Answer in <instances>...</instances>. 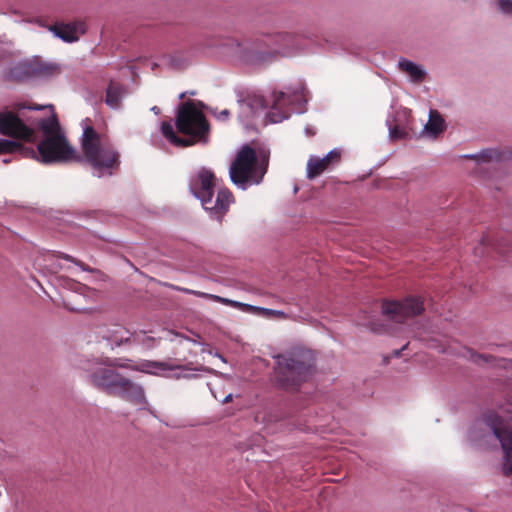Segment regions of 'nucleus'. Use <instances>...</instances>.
<instances>
[{
    "instance_id": "nucleus-1",
    "label": "nucleus",
    "mask_w": 512,
    "mask_h": 512,
    "mask_svg": "<svg viewBox=\"0 0 512 512\" xmlns=\"http://www.w3.org/2000/svg\"><path fill=\"white\" fill-rule=\"evenodd\" d=\"M35 128L41 130L43 138L37 145L39 161L44 164L83 161L69 144L55 112L48 117L29 118L24 113L0 112V134L34 143L38 136Z\"/></svg>"
},
{
    "instance_id": "nucleus-2",
    "label": "nucleus",
    "mask_w": 512,
    "mask_h": 512,
    "mask_svg": "<svg viewBox=\"0 0 512 512\" xmlns=\"http://www.w3.org/2000/svg\"><path fill=\"white\" fill-rule=\"evenodd\" d=\"M130 359L98 357L97 365L88 379L96 389L112 396L120 397L134 405H146L147 399L143 386L121 374L118 369H126Z\"/></svg>"
},
{
    "instance_id": "nucleus-3",
    "label": "nucleus",
    "mask_w": 512,
    "mask_h": 512,
    "mask_svg": "<svg viewBox=\"0 0 512 512\" xmlns=\"http://www.w3.org/2000/svg\"><path fill=\"white\" fill-rule=\"evenodd\" d=\"M272 383L287 393H298L315 374V359L310 350L297 348L273 356Z\"/></svg>"
},
{
    "instance_id": "nucleus-4",
    "label": "nucleus",
    "mask_w": 512,
    "mask_h": 512,
    "mask_svg": "<svg viewBox=\"0 0 512 512\" xmlns=\"http://www.w3.org/2000/svg\"><path fill=\"white\" fill-rule=\"evenodd\" d=\"M175 126L177 131L186 137L178 136L171 122L164 121L161 124L163 136L174 146L189 147L197 142H208L210 124L205 114L196 108L191 100L178 106Z\"/></svg>"
},
{
    "instance_id": "nucleus-5",
    "label": "nucleus",
    "mask_w": 512,
    "mask_h": 512,
    "mask_svg": "<svg viewBox=\"0 0 512 512\" xmlns=\"http://www.w3.org/2000/svg\"><path fill=\"white\" fill-rule=\"evenodd\" d=\"M215 174L206 167H201L196 175L189 180V191L198 200L210 216L221 221L228 212L230 204L234 202L232 192L227 188H220L216 199L213 201Z\"/></svg>"
},
{
    "instance_id": "nucleus-6",
    "label": "nucleus",
    "mask_w": 512,
    "mask_h": 512,
    "mask_svg": "<svg viewBox=\"0 0 512 512\" xmlns=\"http://www.w3.org/2000/svg\"><path fill=\"white\" fill-rule=\"evenodd\" d=\"M269 156L258 155L248 144L241 146L229 168L231 182L242 190L262 182L267 172Z\"/></svg>"
},
{
    "instance_id": "nucleus-7",
    "label": "nucleus",
    "mask_w": 512,
    "mask_h": 512,
    "mask_svg": "<svg viewBox=\"0 0 512 512\" xmlns=\"http://www.w3.org/2000/svg\"><path fill=\"white\" fill-rule=\"evenodd\" d=\"M81 146L83 160L97 172L98 177L112 175L119 168V153L110 146H102L100 134L91 125L84 127Z\"/></svg>"
},
{
    "instance_id": "nucleus-8",
    "label": "nucleus",
    "mask_w": 512,
    "mask_h": 512,
    "mask_svg": "<svg viewBox=\"0 0 512 512\" xmlns=\"http://www.w3.org/2000/svg\"><path fill=\"white\" fill-rule=\"evenodd\" d=\"M60 72V65L43 61L41 57L17 62L5 73V79L14 83H25L34 78H50Z\"/></svg>"
},
{
    "instance_id": "nucleus-9",
    "label": "nucleus",
    "mask_w": 512,
    "mask_h": 512,
    "mask_svg": "<svg viewBox=\"0 0 512 512\" xmlns=\"http://www.w3.org/2000/svg\"><path fill=\"white\" fill-rule=\"evenodd\" d=\"M271 39L276 47L270 51L252 52L247 60L252 64H264L276 60L280 56H287L290 52L300 48L299 39L302 37L300 33L277 32L273 34H263Z\"/></svg>"
},
{
    "instance_id": "nucleus-10",
    "label": "nucleus",
    "mask_w": 512,
    "mask_h": 512,
    "mask_svg": "<svg viewBox=\"0 0 512 512\" xmlns=\"http://www.w3.org/2000/svg\"><path fill=\"white\" fill-rule=\"evenodd\" d=\"M424 311V299L415 295H409L402 300H383L381 304L382 315L396 323H404Z\"/></svg>"
},
{
    "instance_id": "nucleus-11",
    "label": "nucleus",
    "mask_w": 512,
    "mask_h": 512,
    "mask_svg": "<svg viewBox=\"0 0 512 512\" xmlns=\"http://www.w3.org/2000/svg\"><path fill=\"white\" fill-rule=\"evenodd\" d=\"M487 423L505 452L502 471L508 477L512 475V428L503 426L502 418L496 414L490 415Z\"/></svg>"
},
{
    "instance_id": "nucleus-12",
    "label": "nucleus",
    "mask_w": 512,
    "mask_h": 512,
    "mask_svg": "<svg viewBox=\"0 0 512 512\" xmlns=\"http://www.w3.org/2000/svg\"><path fill=\"white\" fill-rule=\"evenodd\" d=\"M48 29L54 34L55 37H58L67 43L76 42L79 39L78 32L84 34L86 31L85 25L82 22L55 24L49 26Z\"/></svg>"
},
{
    "instance_id": "nucleus-13",
    "label": "nucleus",
    "mask_w": 512,
    "mask_h": 512,
    "mask_svg": "<svg viewBox=\"0 0 512 512\" xmlns=\"http://www.w3.org/2000/svg\"><path fill=\"white\" fill-rule=\"evenodd\" d=\"M126 369L143 372V373L156 374L153 371V369L184 371V370H188V367L186 365H172L168 362L143 360L139 364H131V362H128V367H126Z\"/></svg>"
},
{
    "instance_id": "nucleus-14",
    "label": "nucleus",
    "mask_w": 512,
    "mask_h": 512,
    "mask_svg": "<svg viewBox=\"0 0 512 512\" xmlns=\"http://www.w3.org/2000/svg\"><path fill=\"white\" fill-rule=\"evenodd\" d=\"M101 337L111 349L131 344V333L122 326H115L112 329L106 330Z\"/></svg>"
},
{
    "instance_id": "nucleus-15",
    "label": "nucleus",
    "mask_w": 512,
    "mask_h": 512,
    "mask_svg": "<svg viewBox=\"0 0 512 512\" xmlns=\"http://www.w3.org/2000/svg\"><path fill=\"white\" fill-rule=\"evenodd\" d=\"M126 92L124 85L111 80L106 88L105 103L112 109L120 108L122 98Z\"/></svg>"
},
{
    "instance_id": "nucleus-16",
    "label": "nucleus",
    "mask_w": 512,
    "mask_h": 512,
    "mask_svg": "<svg viewBox=\"0 0 512 512\" xmlns=\"http://www.w3.org/2000/svg\"><path fill=\"white\" fill-rule=\"evenodd\" d=\"M273 104L271 108L273 111H270L267 114V117L271 123H279L284 119L288 118V115L282 111H278V109L287 102H290V95L283 91H278L273 93Z\"/></svg>"
},
{
    "instance_id": "nucleus-17",
    "label": "nucleus",
    "mask_w": 512,
    "mask_h": 512,
    "mask_svg": "<svg viewBox=\"0 0 512 512\" xmlns=\"http://www.w3.org/2000/svg\"><path fill=\"white\" fill-rule=\"evenodd\" d=\"M398 67L401 71L407 73L415 83L423 82L427 76L426 71L420 65L406 58H400Z\"/></svg>"
},
{
    "instance_id": "nucleus-18",
    "label": "nucleus",
    "mask_w": 512,
    "mask_h": 512,
    "mask_svg": "<svg viewBox=\"0 0 512 512\" xmlns=\"http://www.w3.org/2000/svg\"><path fill=\"white\" fill-rule=\"evenodd\" d=\"M446 129V123L441 114L436 110H430L429 121L424 126V131L436 138Z\"/></svg>"
},
{
    "instance_id": "nucleus-19",
    "label": "nucleus",
    "mask_w": 512,
    "mask_h": 512,
    "mask_svg": "<svg viewBox=\"0 0 512 512\" xmlns=\"http://www.w3.org/2000/svg\"><path fill=\"white\" fill-rule=\"evenodd\" d=\"M8 141L12 142V144L5 147L3 154H19L23 158H33L39 161V154L37 149L35 150L33 147L25 146L16 140L8 139Z\"/></svg>"
},
{
    "instance_id": "nucleus-20",
    "label": "nucleus",
    "mask_w": 512,
    "mask_h": 512,
    "mask_svg": "<svg viewBox=\"0 0 512 512\" xmlns=\"http://www.w3.org/2000/svg\"><path fill=\"white\" fill-rule=\"evenodd\" d=\"M328 158L311 156L307 163V178L312 180L330 167Z\"/></svg>"
},
{
    "instance_id": "nucleus-21",
    "label": "nucleus",
    "mask_w": 512,
    "mask_h": 512,
    "mask_svg": "<svg viewBox=\"0 0 512 512\" xmlns=\"http://www.w3.org/2000/svg\"><path fill=\"white\" fill-rule=\"evenodd\" d=\"M182 290L184 292H186V293L197 294L199 296L207 297V298L213 299V300H215L217 302H220V303H223V304H226V305H230V306L235 307V308H239V309H241L244 312L252 313V311H253L254 305L242 303V302L235 301V300H230V299L223 298V297H220V296H217V295L206 294V293H198V292H195V291H192V290H189V289H182Z\"/></svg>"
},
{
    "instance_id": "nucleus-22",
    "label": "nucleus",
    "mask_w": 512,
    "mask_h": 512,
    "mask_svg": "<svg viewBox=\"0 0 512 512\" xmlns=\"http://www.w3.org/2000/svg\"><path fill=\"white\" fill-rule=\"evenodd\" d=\"M466 159H477L483 162H488L492 160L501 161L504 158V152L499 151L497 149H484L478 154H468L465 155Z\"/></svg>"
},
{
    "instance_id": "nucleus-23",
    "label": "nucleus",
    "mask_w": 512,
    "mask_h": 512,
    "mask_svg": "<svg viewBox=\"0 0 512 512\" xmlns=\"http://www.w3.org/2000/svg\"><path fill=\"white\" fill-rule=\"evenodd\" d=\"M509 241L502 234H497V236L491 239L488 235L483 236L481 239V245H491L494 249L498 250L499 253H506L509 250L506 249L508 247Z\"/></svg>"
},
{
    "instance_id": "nucleus-24",
    "label": "nucleus",
    "mask_w": 512,
    "mask_h": 512,
    "mask_svg": "<svg viewBox=\"0 0 512 512\" xmlns=\"http://www.w3.org/2000/svg\"><path fill=\"white\" fill-rule=\"evenodd\" d=\"M387 125H388V131H389V138L392 141L403 140V139H410L411 138L410 131L407 130L406 127H402L399 124L392 125L390 123V121H387Z\"/></svg>"
},
{
    "instance_id": "nucleus-25",
    "label": "nucleus",
    "mask_w": 512,
    "mask_h": 512,
    "mask_svg": "<svg viewBox=\"0 0 512 512\" xmlns=\"http://www.w3.org/2000/svg\"><path fill=\"white\" fill-rule=\"evenodd\" d=\"M253 314L260 315L265 318L287 319L289 315L282 310L269 309L259 306L253 307Z\"/></svg>"
},
{
    "instance_id": "nucleus-26",
    "label": "nucleus",
    "mask_w": 512,
    "mask_h": 512,
    "mask_svg": "<svg viewBox=\"0 0 512 512\" xmlns=\"http://www.w3.org/2000/svg\"><path fill=\"white\" fill-rule=\"evenodd\" d=\"M244 102L250 108L252 113H256L257 111L264 110L268 107L265 98L261 95L248 97Z\"/></svg>"
},
{
    "instance_id": "nucleus-27",
    "label": "nucleus",
    "mask_w": 512,
    "mask_h": 512,
    "mask_svg": "<svg viewBox=\"0 0 512 512\" xmlns=\"http://www.w3.org/2000/svg\"><path fill=\"white\" fill-rule=\"evenodd\" d=\"M57 258L63 259V260L69 261V262H72V263H74L76 266H78L83 271H86V272H89V273H97V272H99L98 269H95V268H92V267L88 266L84 262L80 261L79 259H77V258H75V257H73V256H71L69 254H66V253H63V252H59L57 254Z\"/></svg>"
},
{
    "instance_id": "nucleus-28",
    "label": "nucleus",
    "mask_w": 512,
    "mask_h": 512,
    "mask_svg": "<svg viewBox=\"0 0 512 512\" xmlns=\"http://www.w3.org/2000/svg\"><path fill=\"white\" fill-rule=\"evenodd\" d=\"M324 157L328 158V162L330 163L331 166H334L335 164H338L341 160V150L333 149Z\"/></svg>"
},
{
    "instance_id": "nucleus-29",
    "label": "nucleus",
    "mask_w": 512,
    "mask_h": 512,
    "mask_svg": "<svg viewBox=\"0 0 512 512\" xmlns=\"http://www.w3.org/2000/svg\"><path fill=\"white\" fill-rule=\"evenodd\" d=\"M499 10L507 15H512V0H498Z\"/></svg>"
},
{
    "instance_id": "nucleus-30",
    "label": "nucleus",
    "mask_w": 512,
    "mask_h": 512,
    "mask_svg": "<svg viewBox=\"0 0 512 512\" xmlns=\"http://www.w3.org/2000/svg\"><path fill=\"white\" fill-rule=\"evenodd\" d=\"M368 328L374 333L381 334L387 331L388 326L375 321H371L368 323Z\"/></svg>"
},
{
    "instance_id": "nucleus-31",
    "label": "nucleus",
    "mask_w": 512,
    "mask_h": 512,
    "mask_svg": "<svg viewBox=\"0 0 512 512\" xmlns=\"http://www.w3.org/2000/svg\"><path fill=\"white\" fill-rule=\"evenodd\" d=\"M469 353V360L474 364L480 365L482 363V358H484V354L478 353L472 348L467 349Z\"/></svg>"
},
{
    "instance_id": "nucleus-32",
    "label": "nucleus",
    "mask_w": 512,
    "mask_h": 512,
    "mask_svg": "<svg viewBox=\"0 0 512 512\" xmlns=\"http://www.w3.org/2000/svg\"><path fill=\"white\" fill-rule=\"evenodd\" d=\"M469 353V360L474 364L480 365L482 363V358H484V354L478 353L472 348L467 349Z\"/></svg>"
},
{
    "instance_id": "nucleus-33",
    "label": "nucleus",
    "mask_w": 512,
    "mask_h": 512,
    "mask_svg": "<svg viewBox=\"0 0 512 512\" xmlns=\"http://www.w3.org/2000/svg\"><path fill=\"white\" fill-rule=\"evenodd\" d=\"M16 107L19 109V110H22V109H28V110H42L44 108H50L51 109V112H55L54 111V106L49 104V105H45V106H42V105H30V106H26L24 104H17Z\"/></svg>"
},
{
    "instance_id": "nucleus-34",
    "label": "nucleus",
    "mask_w": 512,
    "mask_h": 512,
    "mask_svg": "<svg viewBox=\"0 0 512 512\" xmlns=\"http://www.w3.org/2000/svg\"><path fill=\"white\" fill-rule=\"evenodd\" d=\"M77 216L86 217V218H95L99 214L98 210H84L78 211L75 213Z\"/></svg>"
},
{
    "instance_id": "nucleus-35",
    "label": "nucleus",
    "mask_w": 512,
    "mask_h": 512,
    "mask_svg": "<svg viewBox=\"0 0 512 512\" xmlns=\"http://www.w3.org/2000/svg\"><path fill=\"white\" fill-rule=\"evenodd\" d=\"M212 113L217 119L222 120V121L228 120V118L230 116V111L228 109H224L220 112L213 111Z\"/></svg>"
},
{
    "instance_id": "nucleus-36",
    "label": "nucleus",
    "mask_w": 512,
    "mask_h": 512,
    "mask_svg": "<svg viewBox=\"0 0 512 512\" xmlns=\"http://www.w3.org/2000/svg\"><path fill=\"white\" fill-rule=\"evenodd\" d=\"M12 142H9L8 139L0 138V155L5 151V147L11 145Z\"/></svg>"
},
{
    "instance_id": "nucleus-37",
    "label": "nucleus",
    "mask_w": 512,
    "mask_h": 512,
    "mask_svg": "<svg viewBox=\"0 0 512 512\" xmlns=\"http://www.w3.org/2000/svg\"><path fill=\"white\" fill-rule=\"evenodd\" d=\"M496 360V357L494 355H491V354H484V358H482V362L483 363H494Z\"/></svg>"
},
{
    "instance_id": "nucleus-38",
    "label": "nucleus",
    "mask_w": 512,
    "mask_h": 512,
    "mask_svg": "<svg viewBox=\"0 0 512 512\" xmlns=\"http://www.w3.org/2000/svg\"><path fill=\"white\" fill-rule=\"evenodd\" d=\"M180 64H181V61L179 59H177L175 57L170 58V65L173 66L174 68H179Z\"/></svg>"
},
{
    "instance_id": "nucleus-39",
    "label": "nucleus",
    "mask_w": 512,
    "mask_h": 512,
    "mask_svg": "<svg viewBox=\"0 0 512 512\" xmlns=\"http://www.w3.org/2000/svg\"><path fill=\"white\" fill-rule=\"evenodd\" d=\"M94 237H97L105 242H108V243H113L114 240L111 239V238H108V237H105V236H101V235H97L96 233L93 234Z\"/></svg>"
},
{
    "instance_id": "nucleus-40",
    "label": "nucleus",
    "mask_w": 512,
    "mask_h": 512,
    "mask_svg": "<svg viewBox=\"0 0 512 512\" xmlns=\"http://www.w3.org/2000/svg\"><path fill=\"white\" fill-rule=\"evenodd\" d=\"M407 346H408V343L405 344L401 349L394 350V352H393L394 356L395 357L401 356L402 351L405 350L407 348Z\"/></svg>"
},
{
    "instance_id": "nucleus-41",
    "label": "nucleus",
    "mask_w": 512,
    "mask_h": 512,
    "mask_svg": "<svg viewBox=\"0 0 512 512\" xmlns=\"http://www.w3.org/2000/svg\"><path fill=\"white\" fill-rule=\"evenodd\" d=\"M196 94L195 91H191V92H183L179 95V99L182 100L184 99L186 96L190 95V96H194Z\"/></svg>"
},
{
    "instance_id": "nucleus-42",
    "label": "nucleus",
    "mask_w": 512,
    "mask_h": 512,
    "mask_svg": "<svg viewBox=\"0 0 512 512\" xmlns=\"http://www.w3.org/2000/svg\"><path fill=\"white\" fill-rule=\"evenodd\" d=\"M232 398H233V395H232V394H228V395L224 398L223 403H228V402H230V401L232 400Z\"/></svg>"
},
{
    "instance_id": "nucleus-43",
    "label": "nucleus",
    "mask_w": 512,
    "mask_h": 512,
    "mask_svg": "<svg viewBox=\"0 0 512 512\" xmlns=\"http://www.w3.org/2000/svg\"><path fill=\"white\" fill-rule=\"evenodd\" d=\"M151 111H153L156 115L160 113V109L157 106L152 107Z\"/></svg>"
},
{
    "instance_id": "nucleus-44",
    "label": "nucleus",
    "mask_w": 512,
    "mask_h": 512,
    "mask_svg": "<svg viewBox=\"0 0 512 512\" xmlns=\"http://www.w3.org/2000/svg\"><path fill=\"white\" fill-rule=\"evenodd\" d=\"M11 161H12V159H11V158H4V159L2 160V162H3L4 164H8V163H10Z\"/></svg>"
},
{
    "instance_id": "nucleus-45",
    "label": "nucleus",
    "mask_w": 512,
    "mask_h": 512,
    "mask_svg": "<svg viewBox=\"0 0 512 512\" xmlns=\"http://www.w3.org/2000/svg\"><path fill=\"white\" fill-rule=\"evenodd\" d=\"M286 417H288V415H286V416H280V417L275 416V420H276V421H279V420H282V419H284V418H286Z\"/></svg>"
},
{
    "instance_id": "nucleus-46",
    "label": "nucleus",
    "mask_w": 512,
    "mask_h": 512,
    "mask_svg": "<svg viewBox=\"0 0 512 512\" xmlns=\"http://www.w3.org/2000/svg\"><path fill=\"white\" fill-rule=\"evenodd\" d=\"M216 356H218L222 361L226 362L225 358L219 353H216Z\"/></svg>"
},
{
    "instance_id": "nucleus-47",
    "label": "nucleus",
    "mask_w": 512,
    "mask_h": 512,
    "mask_svg": "<svg viewBox=\"0 0 512 512\" xmlns=\"http://www.w3.org/2000/svg\"><path fill=\"white\" fill-rule=\"evenodd\" d=\"M180 377H188L187 375H180V374H177L176 375V378L179 379Z\"/></svg>"
},
{
    "instance_id": "nucleus-48",
    "label": "nucleus",
    "mask_w": 512,
    "mask_h": 512,
    "mask_svg": "<svg viewBox=\"0 0 512 512\" xmlns=\"http://www.w3.org/2000/svg\"><path fill=\"white\" fill-rule=\"evenodd\" d=\"M306 132H307L308 134H310V135H313V132H311V130H309V129H306Z\"/></svg>"
},
{
    "instance_id": "nucleus-49",
    "label": "nucleus",
    "mask_w": 512,
    "mask_h": 512,
    "mask_svg": "<svg viewBox=\"0 0 512 512\" xmlns=\"http://www.w3.org/2000/svg\"><path fill=\"white\" fill-rule=\"evenodd\" d=\"M306 132H307L308 134H310V135H313V132H311V130H309V129H306Z\"/></svg>"
},
{
    "instance_id": "nucleus-50",
    "label": "nucleus",
    "mask_w": 512,
    "mask_h": 512,
    "mask_svg": "<svg viewBox=\"0 0 512 512\" xmlns=\"http://www.w3.org/2000/svg\"><path fill=\"white\" fill-rule=\"evenodd\" d=\"M198 370H199V371H205L206 369H204V368H199Z\"/></svg>"
}]
</instances>
